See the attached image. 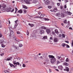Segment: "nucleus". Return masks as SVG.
Returning <instances> with one entry per match:
<instances>
[{
    "instance_id": "obj_1",
    "label": "nucleus",
    "mask_w": 73,
    "mask_h": 73,
    "mask_svg": "<svg viewBox=\"0 0 73 73\" xmlns=\"http://www.w3.org/2000/svg\"><path fill=\"white\" fill-rule=\"evenodd\" d=\"M49 58H51L50 59V61L52 64H53L56 61V58L54 56H53V55H49L48 56Z\"/></svg>"
},
{
    "instance_id": "obj_2",
    "label": "nucleus",
    "mask_w": 73,
    "mask_h": 73,
    "mask_svg": "<svg viewBox=\"0 0 73 73\" xmlns=\"http://www.w3.org/2000/svg\"><path fill=\"white\" fill-rule=\"evenodd\" d=\"M5 7H6V5H4L2 7H1V9L2 11H4L5 10Z\"/></svg>"
},
{
    "instance_id": "obj_3",
    "label": "nucleus",
    "mask_w": 73,
    "mask_h": 73,
    "mask_svg": "<svg viewBox=\"0 0 73 73\" xmlns=\"http://www.w3.org/2000/svg\"><path fill=\"white\" fill-rule=\"evenodd\" d=\"M25 2L27 4H30V1H32V0H24Z\"/></svg>"
},
{
    "instance_id": "obj_4",
    "label": "nucleus",
    "mask_w": 73,
    "mask_h": 73,
    "mask_svg": "<svg viewBox=\"0 0 73 73\" xmlns=\"http://www.w3.org/2000/svg\"><path fill=\"white\" fill-rule=\"evenodd\" d=\"M14 36V33H13V31H10V36Z\"/></svg>"
},
{
    "instance_id": "obj_5",
    "label": "nucleus",
    "mask_w": 73,
    "mask_h": 73,
    "mask_svg": "<svg viewBox=\"0 0 73 73\" xmlns=\"http://www.w3.org/2000/svg\"><path fill=\"white\" fill-rule=\"evenodd\" d=\"M45 16V14H42L40 15V17H36L38 18H40V19H42V17H44V16Z\"/></svg>"
},
{
    "instance_id": "obj_6",
    "label": "nucleus",
    "mask_w": 73,
    "mask_h": 73,
    "mask_svg": "<svg viewBox=\"0 0 73 73\" xmlns=\"http://www.w3.org/2000/svg\"><path fill=\"white\" fill-rule=\"evenodd\" d=\"M17 65H19L20 66H21V64H20L18 62H16V64H15V67L17 66Z\"/></svg>"
},
{
    "instance_id": "obj_7",
    "label": "nucleus",
    "mask_w": 73,
    "mask_h": 73,
    "mask_svg": "<svg viewBox=\"0 0 73 73\" xmlns=\"http://www.w3.org/2000/svg\"><path fill=\"white\" fill-rule=\"evenodd\" d=\"M58 68L59 69H60V70H62V68H63V67L61 65L58 66Z\"/></svg>"
},
{
    "instance_id": "obj_8",
    "label": "nucleus",
    "mask_w": 73,
    "mask_h": 73,
    "mask_svg": "<svg viewBox=\"0 0 73 73\" xmlns=\"http://www.w3.org/2000/svg\"><path fill=\"white\" fill-rule=\"evenodd\" d=\"M44 31L43 30H41L40 31L39 33L40 35H42V33H44Z\"/></svg>"
},
{
    "instance_id": "obj_9",
    "label": "nucleus",
    "mask_w": 73,
    "mask_h": 73,
    "mask_svg": "<svg viewBox=\"0 0 73 73\" xmlns=\"http://www.w3.org/2000/svg\"><path fill=\"white\" fill-rule=\"evenodd\" d=\"M13 46L14 48L15 49H19V47L15 45H13Z\"/></svg>"
},
{
    "instance_id": "obj_10",
    "label": "nucleus",
    "mask_w": 73,
    "mask_h": 73,
    "mask_svg": "<svg viewBox=\"0 0 73 73\" xmlns=\"http://www.w3.org/2000/svg\"><path fill=\"white\" fill-rule=\"evenodd\" d=\"M9 65L11 67H13V68H15V65H13V64L9 63Z\"/></svg>"
},
{
    "instance_id": "obj_11",
    "label": "nucleus",
    "mask_w": 73,
    "mask_h": 73,
    "mask_svg": "<svg viewBox=\"0 0 73 73\" xmlns=\"http://www.w3.org/2000/svg\"><path fill=\"white\" fill-rule=\"evenodd\" d=\"M50 3V2H49V1L48 0H47L46 1V2H45V4H49Z\"/></svg>"
},
{
    "instance_id": "obj_12",
    "label": "nucleus",
    "mask_w": 73,
    "mask_h": 73,
    "mask_svg": "<svg viewBox=\"0 0 73 73\" xmlns=\"http://www.w3.org/2000/svg\"><path fill=\"white\" fill-rule=\"evenodd\" d=\"M66 44L64 43H63L62 44L61 46L63 47V48H64L65 46H66Z\"/></svg>"
},
{
    "instance_id": "obj_13",
    "label": "nucleus",
    "mask_w": 73,
    "mask_h": 73,
    "mask_svg": "<svg viewBox=\"0 0 73 73\" xmlns=\"http://www.w3.org/2000/svg\"><path fill=\"white\" fill-rule=\"evenodd\" d=\"M46 32L48 34V33H49L50 32V29H47L46 30Z\"/></svg>"
},
{
    "instance_id": "obj_14",
    "label": "nucleus",
    "mask_w": 73,
    "mask_h": 73,
    "mask_svg": "<svg viewBox=\"0 0 73 73\" xmlns=\"http://www.w3.org/2000/svg\"><path fill=\"white\" fill-rule=\"evenodd\" d=\"M18 12L19 13H23V11H22L21 9H20L18 11Z\"/></svg>"
},
{
    "instance_id": "obj_15",
    "label": "nucleus",
    "mask_w": 73,
    "mask_h": 73,
    "mask_svg": "<svg viewBox=\"0 0 73 73\" xmlns=\"http://www.w3.org/2000/svg\"><path fill=\"white\" fill-rule=\"evenodd\" d=\"M58 41V40L57 39V38H54V42H56Z\"/></svg>"
},
{
    "instance_id": "obj_16",
    "label": "nucleus",
    "mask_w": 73,
    "mask_h": 73,
    "mask_svg": "<svg viewBox=\"0 0 73 73\" xmlns=\"http://www.w3.org/2000/svg\"><path fill=\"white\" fill-rule=\"evenodd\" d=\"M12 57L9 58L7 59V61H9L10 60H12Z\"/></svg>"
},
{
    "instance_id": "obj_17",
    "label": "nucleus",
    "mask_w": 73,
    "mask_h": 73,
    "mask_svg": "<svg viewBox=\"0 0 73 73\" xmlns=\"http://www.w3.org/2000/svg\"><path fill=\"white\" fill-rule=\"evenodd\" d=\"M63 65H66V66H68V64L66 62H64L63 63Z\"/></svg>"
},
{
    "instance_id": "obj_18",
    "label": "nucleus",
    "mask_w": 73,
    "mask_h": 73,
    "mask_svg": "<svg viewBox=\"0 0 73 73\" xmlns=\"http://www.w3.org/2000/svg\"><path fill=\"white\" fill-rule=\"evenodd\" d=\"M18 25V23L16 24L14 26V29H16V27Z\"/></svg>"
},
{
    "instance_id": "obj_19",
    "label": "nucleus",
    "mask_w": 73,
    "mask_h": 73,
    "mask_svg": "<svg viewBox=\"0 0 73 73\" xmlns=\"http://www.w3.org/2000/svg\"><path fill=\"white\" fill-rule=\"evenodd\" d=\"M66 71L67 72H69V68L67 67H66Z\"/></svg>"
},
{
    "instance_id": "obj_20",
    "label": "nucleus",
    "mask_w": 73,
    "mask_h": 73,
    "mask_svg": "<svg viewBox=\"0 0 73 73\" xmlns=\"http://www.w3.org/2000/svg\"><path fill=\"white\" fill-rule=\"evenodd\" d=\"M29 25L30 26V27H33L34 26V25L33 24H31L30 23H29Z\"/></svg>"
},
{
    "instance_id": "obj_21",
    "label": "nucleus",
    "mask_w": 73,
    "mask_h": 73,
    "mask_svg": "<svg viewBox=\"0 0 73 73\" xmlns=\"http://www.w3.org/2000/svg\"><path fill=\"white\" fill-rule=\"evenodd\" d=\"M41 28L42 29H46V27H41Z\"/></svg>"
},
{
    "instance_id": "obj_22",
    "label": "nucleus",
    "mask_w": 73,
    "mask_h": 73,
    "mask_svg": "<svg viewBox=\"0 0 73 73\" xmlns=\"http://www.w3.org/2000/svg\"><path fill=\"white\" fill-rule=\"evenodd\" d=\"M22 6H23V8H24L25 9H27L28 8H27V6H25L23 5H22Z\"/></svg>"
},
{
    "instance_id": "obj_23",
    "label": "nucleus",
    "mask_w": 73,
    "mask_h": 73,
    "mask_svg": "<svg viewBox=\"0 0 73 73\" xmlns=\"http://www.w3.org/2000/svg\"><path fill=\"white\" fill-rule=\"evenodd\" d=\"M4 72L5 73H9V71H8L7 70H5L4 71Z\"/></svg>"
},
{
    "instance_id": "obj_24",
    "label": "nucleus",
    "mask_w": 73,
    "mask_h": 73,
    "mask_svg": "<svg viewBox=\"0 0 73 73\" xmlns=\"http://www.w3.org/2000/svg\"><path fill=\"white\" fill-rule=\"evenodd\" d=\"M16 62H17L16 61V60H15L13 61V64H14V66L15 65H16Z\"/></svg>"
},
{
    "instance_id": "obj_25",
    "label": "nucleus",
    "mask_w": 73,
    "mask_h": 73,
    "mask_svg": "<svg viewBox=\"0 0 73 73\" xmlns=\"http://www.w3.org/2000/svg\"><path fill=\"white\" fill-rule=\"evenodd\" d=\"M22 11L24 12V13H26L27 12V11H26V10L25 9L22 10Z\"/></svg>"
},
{
    "instance_id": "obj_26",
    "label": "nucleus",
    "mask_w": 73,
    "mask_h": 73,
    "mask_svg": "<svg viewBox=\"0 0 73 73\" xmlns=\"http://www.w3.org/2000/svg\"><path fill=\"white\" fill-rule=\"evenodd\" d=\"M47 36H44V37H43V39L44 40H45L47 38Z\"/></svg>"
},
{
    "instance_id": "obj_27",
    "label": "nucleus",
    "mask_w": 73,
    "mask_h": 73,
    "mask_svg": "<svg viewBox=\"0 0 73 73\" xmlns=\"http://www.w3.org/2000/svg\"><path fill=\"white\" fill-rule=\"evenodd\" d=\"M13 38L14 40H16V39H17V38L16 37V36H14L13 37Z\"/></svg>"
},
{
    "instance_id": "obj_28",
    "label": "nucleus",
    "mask_w": 73,
    "mask_h": 73,
    "mask_svg": "<svg viewBox=\"0 0 73 73\" xmlns=\"http://www.w3.org/2000/svg\"><path fill=\"white\" fill-rule=\"evenodd\" d=\"M66 13L67 14H68V15H71V14H70V13L68 11L66 12Z\"/></svg>"
},
{
    "instance_id": "obj_29",
    "label": "nucleus",
    "mask_w": 73,
    "mask_h": 73,
    "mask_svg": "<svg viewBox=\"0 0 73 73\" xmlns=\"http://www.w3.org/2000/svg\"><path fill=\"white\" fill-rule=\"evenodd\" d=\"M55 31L56 33H58V30L56 29Z\"/></svg>"
},
{
    "instance_id": "obj_30",
    "label": "nucleus",
    "mask_w": 73,
    "mask_h": 73,
    "mask_svg": "<svg viewBox=\"0 0 73 73\" xmlns=\"http://www.w3.org/2000/svg\"><path fill=\"white\" fill-rule=\"evenodd\" d=\"M57 11V8H55L54 9V11L55 12H56Z\"/></svg>"
},
{
    "instance_id": "obj_31",
    "label": "nucleus",
    "mask_w": 73,
    "mask_h": 73,
    "mask_svg": "<svg viewBox=\"0 0 73 73\" xmlns=\"http://www.w3.org/2000/svg\"><path fill=\"white\" fill-rule=\"evenodd\" d=\"M9 29L10 31V32L11 31H13V29H12V28L11 27H9Z\"/></svg>"
},
{
    "instance_id": "obj_32",
    "label": "nucleus",
    "mask_w": 73,
    "mask_h": 73,
    "mask_svg": "<svg viewBox=\"0 0 73 73\" xmlns=\"http://www.w3.org/2000/svg\"><path fill=\"white\" fill-rule=\"evenodd\" d=\"M33 3L35 4L36 3H37V0H34Z\"/></svg>"
},
{
    "instance_id": "obj_33",
    "label": "nucleus",
    "mask_w": 73,
    "mask_h": 73,
    "mask_svg": "<svg viewBox=\"0 0 73 73\" xmlns=\"http://www.w3.org/2000/svg\"><path fill=\"white\" fill-rule=\"evenodd\" d=\"M19 47L21 48V47H22L23 46V44H20L19 45Z\"/></svg>"
},
{
    "instance_id": "obj_34",
    "label": "nucleus",
    "mask_w": 73,
    "mask_h": 73,
    "mask_svg": "<svg viewBox=\"0 0 73 73\" xmlns=\"http://www.w3.org/2000/svg\"><path fill=\"white\" fill-rule=\"evenodd\" d=\"M49 60L48 58H46V62H49Z\"/></svg>"
},
{
    "instance_id": "obj_35",
    "label": "nucleus",
    "mask_w": 73,
    "mask_h": 73,
    "mask_svg": "<svg viewBox=\"0 0 73 73\" xmlns=\"http://www.w3.org/2000/svg\"><path fill=\"white\" fill-rule=\"evenodd\" d=\"M44 19V20H45V21H49V19L48 18H45Z\"/></svg>"
},
{
    "instance_id": "obj_36",
    "label": "nucleus",
    "mask_w": 73,
    "mask_h": 73,
    "mask_svg": "<svg viewBox=\"0 0 73 73\" xmlns=\"http://www.w3.org/2000/svg\"><path fill=\"white\" fill-rule=\"evenodd\" d=\"M40 59H41V60H43V57L42 56H40V57H39Z\"/></svg>"
},
{
    "instance_id": "obj_37",
    "label": "nucleus",
    "mask_w": 73,
    "mask_h": 73,
    "mask_svg": "<svg viewBox=\"0 0 73 73\" xmlns=\"http://www.w3.org/2000/svg\"><path fill=\"white\" fill-rule=\"evenodd\" d=\"M57 58L59 60H60V59L61 58V56L59 57V56H58L57 57Z\"/></svg>"
},
{
    "instance_id": "obj_38",
    "label": "nucleus",
    "mask_w": 73,
    "mask_h": 73,
    "mask_svg": "<svg viewBox=\"0 0 73 73\" xmlns=\"http://www.w3.org/2000/svg\"><path fill=\"white\" fill-rule=\"evenodd\" d=\"M62 36L64 38H65V35L64 34H62Z\"/></svg>"
},
{
    "instance_id": "obj_39",
    "label": "nucleus",
    "mask_w": 73,
    "mask_h": 73,
    "mask_svg": "<svg viewBox=\"0 0 73 73\" xmlns=\"http://www.w3.org/2000/svg\"><path fill=\"white\" fill-rule=\"evenodd\" d=\"M5 46L3 44H2V47H3V48H4Z\"/></svg>"
},
{
    "instance_id": "obj_40",
    "label": "nucleus",
    "mask_w": 73,
    "mask_h": 73,
    "mask_svg": "<svg viewBox=\"0 0 73 73\" xmlns=\"http://www.w3.org/2000/svg\"><path fill=\"white\" fill-rule=\"evenodd\" d=\"M64 24H67V22H66V20H65L64 21Z\"/></svg>"
},
{
    "instance_id": "obj_41",
    "label": "nucleus",
    "mask_w": 73,
    "mask_h": 73,
    "mask_svg": "<svg viewBox=\"0 0 73 73\" xmlns=\"http://www.w3.org/2000/svg\"><path fill=\"white\" fill-rule=\"evenodd\" d=\"M26 65H25V64H23V65H22V66L23 67H25V66H26Z\"/></svg>"
},
{
    "instance_id": "obj_42",
    "label": "nucleus",
    "mask_w": 73,
    "mask_h": 73,
    "mask_svg": "<svg viewBox=\"0 0 73 73\" xmlns=\"http://www.w3.org/2000/svg\"><path fill=\"white\" fill-rule=\"evenodd\" d=\"M60 15V13H58L56 14V16H58Z\"/></svg>"
},
{
    "instance_id": "obj_43",
    "label": "nucleus",
    "mask_w": 73,
    "mask_h": 73,
    "mask_svg": "<svg viewBox=\"0 0 73 73\" xmlns=\"http://www.w3.org/2000/svg\"><path fill=\"white\" fill-rule=\"evenodd\" d=\"M48 8L49 9H51V8H52V6H48Z\"/></svg>"
},
{
    "instance_id": "obj_44",
    "label": "nucleus",
    "mask_w": 73,
    "mask_h": 73,
    "mask_svg": "<svg viewBox=\"0 0 73 73\" xmlns=\"http://www.w3.org/2000/svg\"><path fill=\"white\" fill-rule=\"evenodd\" d=\"M17 33L18 35H19V34H20V33L19 31H17Z\"/></svg>"
},
{
    "instance_id": "obj_45",
    "label": "nucleus",
    "mask_w": 73,
    "mask_h": 73,
    "mask_svg": "<svg viewBox=\"0 0 73 73\" xmlns=\"http://www.w3.org/2000/svg\"><path fill=\"white\" fill-rule=\"evenodd\" d=\"M66 62H68V61H69V59H68V58H67L66 59Z\"/></svg>"
},
{
    "instance_id": "obj_46",
    "label": "nucleus",
    "mask_w": 73,
    "mask_h": 73,
    "mask_svg": "<svg viewBox=\"0 0 73 73\" xmlns=\"http://www.w3.org/2000/svg\"><path fill=\"white\" fill-rule=\"evenodd\" d=\"M66 48H69V45L66 44Z\"/></svg>"
},
{
    "instance_id": "obj_47",
    "label": "nucleus",
    "mask_w": 73,
    "mask_h": 73,
    "mask_svg": "<svg viewBox=\"0 0 73 73\" xmlns=\"http://www.w3.org/2000/svg\"><path fill=\"white\" fill-rule=\"evenodd\" d=\"M52 34L54 35H55V33H54V31H52Z\"/></svg>"
},
{
    "instance_id": "obj_48",
    "label": "nucleus",
    "mask_w": 73,
    "mask_h": 73,
    "mask_svg": "<svg viewBox=\"0 0 73 73\" xmlns=\"http://www.w3.org/2000/svg\"><path fill=\"white\" fill-rule=\"evenodd\" d=\"M71 46L72 47H73V40H72V43L71 44Z\"/></svg>"
},
{
    "instance_id": "obj_49",
    "label": "nucleus",
    "mask_w": 73,
    "mask_h": 73,
    "mask_svg": "<svg viewBox=\"0 0 73 73\" xmlns=\"http://www.w3.org/2000/svg\"><path fill=\"white\" fill-rule=\"evenodd\" d=\"M14 9H13L11 11V12H13L14 11Z\"/></svg>"
},
{
    "instance_id": "obj_50",
    "label": "nucleus",
    "mask_w": 73,
    "mask_h": 73,
    "mask_svg": "<svg viewBox=\"0 0 73 73\" xmlns=\"http://www.w3.org/2000/svg\"><path fill=\"white\" fill-rule=\"evenodd\" d=\"M38 56V55H37L35 56V59H37V57H36V56Z\"/></svg>"
},
{
    "instance_id": "obj_51",
    "label": "nucleus",
    "mask_w": 73,
    "mask_h": 73,
    "mask_svg": "<svg viewBox=\"0 0 73 73\" xmlns=\"http://www.w3.org/2000/svg\"><path fill=\"white\" fill-rule=\"evenodd\" d=\"M18 22V20H17L16 21H15V23H16V24H17V23Z\"/></svg>"
},
{
    "instance_id": "obj_52",
    "label": "nucleus",
    "mask_w": 73,
    "mask_h": 73,
    "mask_svg": "<svg viewBox=\"0 0 73 73\" xmlns=\"http://www.w3.org/2000/svg\"><path fill=\"white\" fill-rule=\"evenodd\" d=\"M4 53H2V54H0V55L2 56H4Z\"/></svg>"
},
{
    "instance_id": "obj_53",
    "label": "nucleus",
    "mask_w": 73,
    "mask_h": 73,
    "mask_svg": "<svg viewBox=\"0 0 73 73\" xmlns=\"http://www.w3.org/2000/svg\"><path fill=\"white\" fill-rule=\"evenodd\" d=\"M26 34H27V36H28L29 35V32H28V31L26 33Z\"/></svg>"
},
{
    "instance_id": "obj_54",
    "label": "nucleus",
    "mask_w": 73,
    "mask_h": 73,
    "mask_svg": "<svg viewBox=\"0 0 73 73\" xmlns=\"http://www.w3.org/2000/svg\"><path fill=\"white\" fill-rule=\"evenodd\" d=\"M68 1L67 0H65V3H68Z\"/></svg>"
},
{
    "instance_id": "obj_55",
    "label": "nucleus",
    "mask_w": 73,
    "mask_h": 73,
    "mask_svg": "<svg viewBox=\"0 0 73 73\" xmlns=\"http://www.w3.org/2000/svg\"><path fill=\"white\" fill-rule=\"evenodd\" d=\"M60 62L59 61H57V64H60Z\"/></svg>"
},
{
    "instance_id": "obj_56",
    "label": "nucleus",
    "mask_w": 73,
    "mask_h": 73,
    "mask_svg": "<svg viewBox=\"0 0 73 73\" xmlns=\"http://www.w3.org/2000/svg\"><path fill=\"white\" fill-rule=\"evenodd\" d=\"M57 5L58 6H60V3H57Z\"/></svg>"
},
{
    "instance_id": "obj_57",
    "label": "nucleus",
    "mask_w": 73,
    "mask_h": 73,
    "mask_svg": "<svg viewBox=\"0 0 73 73\" xmlns=\"http://www.w3.org/2000/svg\"><path fill=\"white\" fill-rule=\"evenodd\" d=\"M69 29H71L72 30H73V29H72V27H70L69 28Z\"/></svg>"
},
{
    "instance_id": "obj_58",
    "label": "nucleus",
    "mask_w": 73,
    "mask_h": 73,
    "mask_svg": "<svg viewBox=\"0 0 73 73\" xmlns=\"http://www.w3.org/2000/svg\"><path fill=\"white\" fill-rule=\"evenodd\" d=\"M3 35H2V34H0V37H2Z\"/></svg>"
},
{
    "instance_id": "obj_59",
    "label": "nucleus",
    "mask_w": 73,
    "mask_h": 73,
    "mask_svg": "<svg viewBox=\"0 0 73 73\" xmlns=\"http://www.w3.org/2000/svg\"><path fill=\"white\" fill-rule=\"evenodd\" d=\"M15 11H18V9H17V8H15Z\"/></svg>"
},
{
    "instance_id": "obj_60",
    "label": "nucleus",
    "mask_w": 73,
    "mask_h": 73,
    "mask_svg": "<svg viewBox=\"0 0 73 73\" xmlns=\"http://www.w3.org/2000/svg\"><path fill=\"white\" fill-rule=\"evenodd\" d=\"M50 40H52V39H53V38H52V37H50Z\"/></svg>"
},
{
    "instance_id": "obj_61",
    "label": "nucleus",
    "mask_w": 73,
    "mask_h": 73,
    "mask_svg": "<svg viewBox=\"0 0 73 73\" xmlns=\"http://www.w3.org/2000/svg\"><path fill=\"white\" fill-rule=\"evenodd\" d=\"M64 8L65 9H66V5H64Z\"/></svg>"
},
{
    "instance_id": "obj_62",
    "label": "nucleus",
    "mask_w": 73,
    "mask_h": 73,
    "mask_svg": "<svg viewBox=\"0 0 73 73\" xmlns=\"http://www.w3.org/2000/svg\"><path fill=\"white\" fill-rule=\"evenodd\" d=\"M62 17H64V14H62Z\"/></svg>"
},
{
    "instance_id": "obj_63",
    "label": "nucleus",
    "mask_w": 73,
    "mask_h": 73,
    "mask_svg": "<svg viewBox=\"0 0 73 73\" xmlns=\"http://www.w3.org/2000/svg\"><path fill=\"white\" fill-rule=\"evenodd\" d=\"M69 27V26H66V28H68V27Z\"/></svg>"
},
{
    "instance_id": "obj_64",
    "label": "nucleus",
    "mask_w": 73,
    "mask_h": 73,
    "mask_svg": "<svg viewBox=\"0 0 73 73\" xmlns=\"http://www.w3.org/2000/svg\"><path fill=\"white\" fill-rule=\"evenodd\" d=\"M65 42H66V43H69V41H66Z\"/></svg>"
}]
</instances>
